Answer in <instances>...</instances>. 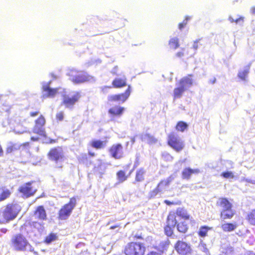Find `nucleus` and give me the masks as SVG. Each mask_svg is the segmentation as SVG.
Returning <instances> with one entry per match:
<instances>
[{
	"label": "nucleus",
	"mask_w": 255,
	"mask_h": 255,
	"mask_svg": "<svg viewBox=\"0 0 255 255\" xmlns=\"http://www.w3.org/2000/svg\"><path fill=\"white\" fill-rule=\"evenodd\" d=\"M21 210L19 205L16 204H8L0 212V223H5L13 220Z\"/></svg>",
	"instance_id": "nucleus-1"
},
{
	"label": "nucleus",
	"mask_w": 255,
	"mask_h": 255,
	"mask_svg": "<svg viewBox=\"0 0 255 255\" xmlns=\"http://www.w3.org/2000/svg\"><path fill=\"white\" fill-rule=\"evenodd\" d=\"M11 245L17 251H29L34 252V248L30 245L26 239L21 234H17L11 238Z\"/></svg>",
	"instance_id": "nucleus-2"
},
{
	"label": "nucleus",
	"mask_w": 255,
	"mask_h": 255,
	"mask_svg": "<svg viewBox=\"0 0 255 255\" xmlns=\"http://www.w3.org/2000/svg\"><path fill=\"white\" fill-rule=\"evenodd\" d=\"M70 80L75 84H80L89 82L94 79V77L87 73L76 70H71L68 73Z\"/></svg>",
	"instance_id": "nucleus-3"
},
{
	"label": "nucleus",
	"mask_w": 255,
	"mask_h": 255,
	"mask_svg": "<svg viewBox=\"0 0 255 255\" xmlns=\"http://www.w3.org/2000/svg\"><path fill=\"white\" fill-rule=\"evenodd\" d=\"M145 248L139 243L131 242L128 244L125 249L126 255H144Z\"/></svg>",
	"instance_id": "nucleus-4"
},
{
	"label": "nucleus",
	"mask_w": 255,
	"mask_h": 255,
	"mask_svg": "<svg viewBox=\"0 0 255 255\" xmlns=\"http://www.w3.org/2000/svg\"><path fill=\"white\" fill-rule=\"evenodd\" d=\"M167 144L171 148L178 152L182 150L184 147L183 142L178 134L174 132H171L168 134Z\"/></svg>",
	"instance_id": "nucleus-5"
},
{
	"label": "nucleus",
	"mask_w": 255,
	"mask_h": 255,
	"mask_svg": "<svg viewBox=\"0 0 255 255\" xmlns=\"http://www.w3.org/2000/svg\"><path fill=\"white\" fill-rule=\"evenodd\" d=\"M81 97L79 92H74L71 95L64 94L62 96L61 106H64L66 108L71 109L73 107Z\"/></svg>",
	"instance_id": "nucleus-6"
},
{
	"label": "nucleus",
	"mask_w": 255,
	"mask_h": 255,
	"mask_svg": "<svg viewBox=\"0 0 255 255\" xmlns=\"http://www.w3.org/2000/svg\"><path fill=\"white\" fill-rule=\"evenodd\" d=\"M76 204V199L74 197L71 198L69 203L65 205L59 211V218L61 220L67 219L71 215Z\"/></svg>",
	"instance_id": "nucleus-7"
},
{
	"label": "nucleus",
	"mask_w": 255,
	"mask_h": 255,
	"mask_svg": "<svg viewBox=\"0 0 255 255\" xmlns=\"http://www.w3.org/2000/svg\"><path fill=\"white\" fill-rule=\"evenodd\" d=\"M131 92V87L128 85L124 93L110 95L108 97V101L110 103L119 102L123 103L128 99Z\"/></svg>",
	"instance_id": "nucleus-8"
},
{
	"label": "nucleus",
	"mask_w": 255,
	"mask_h": 255,
	"mask_svg": "<svg viewBox=\"0 0 255 255\" xmlns=\"http://www.w3.org/2000/svg\"><path fill=\"white\" fill-rule=\"evenodd\" d=\"M46 124V120L42 115H40L35 121V125L32 132L42 136H46V132L43 127Z\"/></svg>",
	"instance_id": "nucleus-9"
},
{
	"label": "nucleus",
	"mask_w": 255,
	"mask_h": 255,
	"mask_svg": "<svg viewBox=\"0 0 255 255\" xmlns=\"http://www.w3.org/2000/svg\"><path fill=\"white\" fill-rule=\"evenodd\" d=\"M174 248L180 255H187L191 252L190 245L182 241H178L174 245Z\"/></svg>",
	"instance_id": "nucleus-10"
},
{
	"label": "nucleus",
	"mask_w": 255,
	"mask_h": 255,
	"mask_svg": "<svg viewBox=\"0 0 255 255\" xmlns=\"http://www.w3.org/2000/svg\"><path fill=\"white\" fill-rule=\"evenodd\" d=\"M109 152L113 158H121L123 157L124 154L123 146L120 143L113 144L110 148Z\"/></svg>",
	"instance_id": "nucleus-11"
},
{
	"label": "nucleus",
	"mask_w": 255,
	"mask_h": 255,
	"mask_svg": "<svg viewBox=\"0 0 255 255\" xmlns=\"http://www.w3.org/2000/svg\"><path fill=\"white\" fill-rule=\"evenodd\" d=\"M125 108L119 105H116L112 107H111L108 111L111 120H113L115 118L121 117L124 111Z\"/></svg>",
	"instance_id": "nucleus-12"
},
{
	"label": "nucleus",
	"mask_w": 255,
	"mask_h": 255,
	"mask_svg": "<svg viewBox=\"0 0 255 255\" xmlns=\"http://www.w3.org/2000/svg\"><path fill=\"white\" fill-rule=\"evenodd\" d=\"M19 191L25 198L29 197L34 194L36 189L31 186V183H27L19 188Z\"/></svg>",
	"instance_id": "nucleus-13"
},
{
	"label": "nucleus",
	"mask_w": 255,
	"mask_h": 255,
	"mask_svg": "<svg viewBox=\"0 0 255 255\" xmlns=\"http://www.w3.org/2000/svg\"><path fill=\"white\" fill-rule=\"evenodd\" d=\"M42 91L45 92L43 97H54L58 93V88H51L50 87V83H46L42 86Z\"/></svg>",
	"instance_id": "nucleus-14"
},
{
	"label": "nucleus",
	"mask_w": 255,
	"mask_h": 255,
	"mask_svg": "<svg viewBox=\"0 0 255 255\" xmlns=\"http://www.w3.org/2000/svg\"><path fill=\"white\" fill-rule=\"evenodd\" d=\"M48 155L52 159H61L64 157V153L61 147H57L51 149Z\"/></svg>",
	"instance_id": "nucleus-15"
},
{
	"label": "nucleus",
	"mask_w": 255,
	"mask_h": 255,
	"mask_svg": "<svg viewBox=\"0 0 255 255\" xmlns=\"http://www.w3.org/2000/svg\"><path fill=\"white\" fill-rule=\"evenodd\" d=\"M33 217L35 219L44 220L46 219V211L42 206H39L37 207L34 211Z\"/></svg>",
	"instance_id": "nucleus-16"
},
{
	"label": "nucleus",
	"mask_w": 255,
	"mask_h": 255,
	"mask_svg": "<svg viewBox=\"0 0 255 255\" xmlns=\"http://www.w3.org/2000/svg\"><path fill=\"white\" fill-rule=\"evenodd\" d=\"M200 172V171L199 169L186 168L182 172V178L184 179L189 180L192 174H197Z\"/></svg>",
	"instance_id": "nucleus-17"
},
{
	"label": "nucleus",
	"mask_w": 255,
	"mask_h": 255,
	"mask_svg": "<svg viewBox=\"0 0 255 255\" xmlns=\"http://www.w3.org/2000/svg\"><path fill=\"white\" fill-rule=\"evenodd\" d=\"M112 85L114 88L124 87L127 86V79L125 77L123 78H116L113 80Z\"/></svg>",
	"instance_id": "nucleus-18"
},
{
	"label": "nucleus",
	"mask_w": 255,
	"mask_h": 255,
	"mask_svg": "<svg viewBox=\"0 0 255 255\" xmlns=\"http://www.w3.org/2000/svg\"><path fill=\"white\" fill-rule=\"evenodd\" d=\"M107 143V140H100L95 139L92 140L90 143V146L97 149L104 148L106 147Z\"/></svg>",
	"instance_id": "nucleus-19"
},
{
	"label": "nucleus",
	"mask_w": 255,
	"mask_h": 255,
	"mask_svg": "<svg viewBox=\"0 0 255 255\" xmlns=\"http://www.w3.org/2000/svg\"><path fill=\"white\" fill-rule=\"evenodd\" d=\"M193 75L189 74L187 76L181 78L179 81L180 85L185 87L191 86L193 84Z\"/></svg>",
	"instance_id": "nucleus-20"
},
{
	"label": "nucleus",
	"mask_w": 255,
	"mask_h": 255,
	"mask_svg": "<svg viewBox=\"0 0 255 255\" xmlns=\"http://www.w3.org/2000/svg\"><path fill=\"white\" fill-rule=\"evenodd\" d=\"M217 205L222 208V210H225L232 208V204L225 198H221L217 202Z\"/></svg>",
	"instance_id": "nucleus-21"
},
{
	"label": "nucleus",
	"mask_w": 255,
	"mask_h": 255,
	"mask_svg": "<svg viewBox=\"0 0 255 255\" xmlns=\"http://www.w3.org/2000/svg\"><path fill=\"white\" fill-rule=\"evenodd\" d=\"M186 90V87L182 85H180V86L175 88L173 90V99L175 100L180 98Z\"/></svg>",
	"instance_id": "nucleus-22"
},
{
	"label": "nucleus",
	"mask_w": 255,
	"mask_h": 255,
	"mask_svg": "<svg viewBox=\"0 0 255 255\" xmlns=\"http://www.w3.org/2000/svg\"><path fill=\"white\" fill-rule=\"evenodd\" d=\"M177 220L176 219V216L174 213H170L167 218V226L172 227L174 228L177 224Z\"/></svg>",
	"instance_id": "nucleus-23"
},
{
	"label": "nucleus",
	"mask_w": 255,
	"mask_h": 255,
	"mask_svg": "<svg viewBox=\"0 0 255 255\" xmlns=\"http://www.w3.org/2000/svg\"><path fill=\"white\" fill-rule=\"evenodd\" d=\"M168 44L171 49H176L179 46V41L177 37L171 38L168 42Z\"/></svg>",
	"instance_id": "nucleus-24"
},
{
	"label": "nucleus",
	"mask_w": 255,
	"mask_h": 255,
	"mask_svg": "<svg viewBox=\"0 0 255 255\" xmlns=\"http://www.w3.org/2000/svg\"><path fill=\"white\" fill-rule=\"evenodd\" d=\"M234 215V213L231 208H230L229 209L222 210L221 213V217L223 219H229L231 218Z\"/></svg>",
	"instance_id": "nucleus-25"
},
{
	"label": "nucleus",
	"mask_w": 255,
	"mask_h": 255,
	"mask_svg": "<svg viewBox=\"0 0 255 255\" xmlns=\"http://www.w3.org/2000/svg\"><path fill=\"white\" fill-rule=\"evenodd\" d=\"M11 194L10 191L5 188H0V201H3L8 198Z\"/></svg>",
	"instance_id": "nucleus-26"
},
{
	"label": "nucleus",
	"mask_w": 255,
	"mask_h": 255,
	"mask_svg": "<svg viewBox=\"0 0 255 255\" xmlns=\"http://www.w3.org/2000/svg\"><path fill=\"white\" fill-rule=\"evenodd\" d=\"M221 228L225 232H231L236 229L237 225L231 223H226L222 225Z\"/></svg>",
	"instance_id": "nucleus-27"
},
{
	"label": "nucleus",
	"mask_w": 255,
	"mask_h": 255,
	"mask_svg": "<svg viewBox=\"0 0 255 255\" xmlns=\"http://www.w3.org/2000/svg\"><path fill=\"white\" fill-rule=\"evenodd\" d=\"M177 228L179 232L185 233L187 232L188 227L185 221L181 222L177 225Z\"/></svg>",
	"instance_id": "nucleus-28"
},
{
	"label": "nucleus",
	"mask_w": 255,
	"mask_h": 255,
	"mask_svg": "<svg viewBox=\"0 0 255 255\" xmlns=\"http://www.w3.org/2000/svg\"><path fill=\"white\" fill-rule=\"evenodd\" d=\"M188 127V125L186 123L183 121H179L177 123L175 128L177 130L183 132Z\"/></svg>",
	"instance_id": "nucleus-29"
},
{
	"label": "nucleus",
	"mask_w": 255,
	"mask_h": 255,
	"mask_svg": "<svg viewBox=\"0 0 255 255\" xmlns=\"http://www.w3.org/2000/svg\"><path fill=\"white\" fill-rule=\"evenodd\" d=\"M144 138L149 144H154L157 142V138L149 133H146L144 135Z\"/></svg>",
	"instance_id": "nucleus-30"
},
{
	"label": "nucleus",
	"mask_w": 255,
	"mask_h": 255,
	"mask_svg": "<svg viewBox=\"0 0 255 255\" xmlns=\"http://www.w3.org/2000/svg\"><path fill=\"white\" fill-rule=\"evenodd\" d=\"M247 219L251 225L255 226V209L248 214Z\"/></svg>",
	"instance_id": "nucleus-31"
},
{
	"label": "nucleus",
	"mask_w": 255,
	"mask_h": 255,
	"mask_svg": "<svg viewBox=\"0 0 255 255\" xmlns=\"http://www.w3.org/2000/svg\"><path fill=\"white\" fill-rule=\"evenodd\" d=\"M145 171L143 169L141 168L138 170L136 173L135 181L137 182H141L144 180V174Z\"/></svg>",
	"instance_id": "nucleus-32"
},
{
	"label": "nucleus",
	"mask_w": 255,
	"mask_h": 255,
	"mask_svg": "<svg viewBox=\"0 0 255 255\" xmlns=\"http://www.w3.org/2000/svg\"><path fill=\"white\" fill-rule=\"evenodd\" d=\"M176 214L177 216L179 217H181L183 218L188 219L189 216L187 215V213L185 210L183 208H179L177 209Z\"/></svg>",
	"instance_id": "nucleus-33"
},
{
	"label": "nucleus",
	"mask_w": 255,
	"mask_h": 255,
	"mask_svg": "<svg viewBox=\"0 0 255 255\" xmlns=\"http://www.w3.org/2000/svg\"><path fill=\"white\" fill-rule=\"evenodd\" d=\"M249 72V69H247L243 71H239L238 74V76L242 80H246Z\"/></svg>",
	"instance_id": "nucleus-34"
},
{
	"label": "nucleus",
	"mask_w": 255,
	"mask_h": 255,
	"mask_svg": "<svg viewBox=\"0 0 255 255\" xmlns=\"http://www.w3.org/2000/svg\"><path fill=\"white\" fill-rule=\"evenodd\" d=\"M117 175L119 183H122L127 179V177L126 176L125 172L122 170L118 172Z\"/></svg>",
	"instance_id": "nucleus-35"
},
{
	"label": "nucleus",
	"mask_w": 255,
	"mask_h": 255,
	"mask_svg": "<svg viewBox=\"0 0 255 255\" xmlns=\"http://www.w3.org/2000/svg\"><path fill=\"white\" fill-rule=\"evenodd\" d=\"M245 17L243 16H240L238 18L236 19H234L232 17L230 16L229 17V21L232 22H235L236 24L238 23H243L244 21Z\"/></svg>",
	"instance_id": "nucleus-36"
},
{
	"label": "nucleus",
	"mask_w": 255,
	"mask_h": 255,
	"mask_svg": "<svg viewBox=\"0 0 255 255\" xmlns=\"http://www.w3.org/2000/svg\"><path fill=\"white\" fill-rule=\"evenodd\" d=\"M57 239V236L55 234H51L49 236H48L45 239V242L47 244H50L52 242L56 240Z\"/></svg>",
	"instance_id": "nucleus-37"
},
{
	"label": "nucleus",
	"mask_w": 255,
	"mask_h": 255,
	"mask_svg": "<svg viewBox=\"0 0 255 255\" xmlns=\"http://www.w3.org/2000/svg\"><path fill=\"white\" fill-rule=\"evenodd\" d=\"M190 19V17L186 16L182 22L178 24V28L180 30H182L187 24L188 21Z\"/></svg>",
	"instance_id": "nucleus-38"
},
{
	"label": "nucleus",
	"mask_w": 255,
	"mask_h": 255,
	"mask_svg": "<svg viewBox=\"0 0 255 255\" xmlns=\"http://www.w3.org/2000/svg\"><path fill=\"white\" fill-rule=\"evenodd\" d=\"M17 149V148L16 147L15 145L12 144L8 146L6 148L5 152L6 154H10L13 152Z\"/></svg>",
	"instance_id": "nucleus-39"
},
{
	"label": "nucleus",
	"mask_w": 255,
	"mask_h": 255,
	"mask_svg": "<svg viewBox=\"0 0 255 255\" xmlns=\"http://www.w3.org/2000/svg\"><path fill=\"white\" fill-rule=\"evenodd\" d=\"M56 119L57 121L61 122L64 120V114L63 111L58 112L55 116Z\"/></svg>",
	"instance_id": "nucleus-40"
},
{
	"label": "nucleus",
	"mask_w": 255,
	"mask_h": 255,
	"mask_svg": "<svg viewBox=\"0 0 255 255\" xmlns=\"http://www.w3.org/2000/svg\"><path fill=\"white\" fill-rule=\"evenodd\" d=\"M105 170V166L104 164L100 163L98 167L95 168V171L98 172L100 174H102Z\"/></svg>",
	"instance_id": "nucleus-41"
},
{
	"label": "nucleus",
	"mask_w": 255,
	"mask_h": 255,
	"mask_svg": "<svg viewBox=\"0 0 255 255\" xmlns=\"http://www.w3.org/2000/svg\"><path fill=\"white\" fill-rule=\"evenodd\" d=\"M173 229H174V228L169 226H166L165 227V228H164L165 233L167 236H170L172 235Z\"/></svg>",
	"instance_id": "nucleus-42"
},
{
	"label": "nucleus",
	"mask_w": 255,
	"mask_h": 255,
	"mask_svg": "<svg viewBox=\"0 0 255 255\" xmlns=\"http://www.w3.org/2000/svg\"><path fill=\"white\" fill-rule=\"evenodd\" d=\"M221 176L225 178H233L234 177L233 172L231 171L223 172L221 174Z\"/></svg>",
	"instance_id": "nucleus-43"
},
{
	"label": "nucleus",
	"mask_w": 255,
	"mask_h": 255,
	"mask_svg": "<svg viewBox=\"0 0 255 255\" xmlns=\"http://www.w3.org/2000/svg\"><path fill=\"white\" fill-rule=\"evenodd\" d=\"M208 229L206 227H202L200 229L199 234L201 237L206 236Z\"/></svg>",
	"instance_id": "nucleus-44"
},
{
	"label": "nucleus",
	"mask_w": 255,
	"mask_h": 255,
	"mask_svg": "<svg viewBox=\"0 0 255 255\" xmlns=\"http://www.w3.org/2000/svg\"><path fill=\"white\" fill-rule=\"evenodd\" d=\"M160 191H161V190L160 189V187H158V185L157 187L155 189H154L153 191L150 192V197L151 198L154 197Z\"/></svg>",
	"instance_id": "nucleus-45"
},
{
	"label": "nucleus",
	"mask_w": 255,
	"mask_h": 255,
	"mask_svg": "<svg viewBox=\"0 0 255 255\" xmlns=\"http://www.w3.org/2000/svg\"><path fill=\"white\" fill-rule=\"evenodd\" d=\"M176 177V174L171 175L166 179V185H169L170 183Z\"/></svg>",
	"instance_id": "nucleus-46"
},
{
	"label": "nucleus",
	"mask_w": 255,
	"mask_h": 255,
	"mask_svg": "<svg viewBox=\"0 0 255 255\" xmlns=\"http://www.w3.org/2000/svg\"><path fill=\"white\" fill-rule=\"evenodd\" d=\"M199 248L200 250L205 253L206 255H208L209 254V251L206 247V246L204 244H201L199 245Z\"/></svg>",
	"instance_id": "nucleus-47"
},
{
	"label": "nucleus",
	"mask_w": 255,
	"mask_h": 255,
	"mask_svg": "<svg viewBox=\"0 0 255 255\" xmlns=\"http://www.w3.org/2000/svg\"><path fill=\"white\" fill-rule=\"evenodd\" d=\"M39 113H40L39 110H36L35 111L31 112L29 113V115L31 117H35L37 116H38Z\"/></svg>",
	"instance_id": "nucleus-48"
},
{
	"label": "nucleus",
	"mask_w": 255,
	"mask_h": 255,
	"mask_svg": "<svg viewBox=\"0 0 255 255\" xmlns=\"http://www.w3.org/2000/svg\"><path fill=\"white\" fill-rule=\"evenodd\" d=\"M200 41V39H199V40H197L195 41H194L193 44V48L196 50L198 48V43L199 42V41Z\"/></svg>",
	"instance_id": "nucleus-49"
},
{
	"label": "nucleus",
	"mask_w": 255,
	"mask_h": 255,
	"mask_svg": "<svg viewBox=\"0 0 255 255\" xmlns=\"http://www.w3.org/2000/svg\"><path fill=\"white\" fill-rule=\"evenodd\" d=\"M118 69V67L117 66H116L114 67L113 69L111 71V73L114 75H117V70Z\"/></svg>",
	"instance_id": "nucleus-50"
},
{
	"label": "nucleus",
	"mask_w": 255,
	"mask_h": 255,
	"mask_svg": "<svg viewBox=\"0 0 255 255\" xmlns=\"http://www.w3.org/2000/svg\"><path fill=\"white\" fill-rule=\"evenodd\" d=\"M184 56V53L182 51H179L176 53V56L181 58Z\"/></svg>",
	"instance_id": "nucleus-51"
},
{
	"label": "nucleus",
	"mask_w": 255,
	"mask_h": 255,
	"mask_svg": "<svg viewBox=\"0 0 255 255\" xmlns=\"http://www.w3.org/2000/svg\"><path fill=\"white\" fill-rule=\"evenodd\" d=\"M158 185V187H160L163 185L166 186L167 185H166V180L161 181Z\"/></svg>",
	"instance_id": "nucleus-52"
},
{
	"label": "nucleus",
	"mask_w": 255,
	"mask_h": 255,
	"mask_svg": "<svg viewBox=\"0 0 255 255\" xmlns=\"http://www.w3.org/2000/svg\"><path fill=\"white\" fill-rule=\"evenodd\" d=\"M26 119H23V120H21V119H18L17 121H16V124L17 126L20 125L23 122H26Z\"/></svg>",
	"instance_id": "nucleus-53"
},
{
	"label": "nucleus",
	"mask_w": 255,
	"mask_h": 255,
	"mask_svg": "<svg viewBox=\"0 0 255 255\" xmlns=\"http://www.w3.org/2000/svg\"><path fill=\"white\" fill-rule=\"evenodd\" d=\"M111 86H104L102 88H101V90L103 92V93H105L106 91H107V90L108 89H110L111 88Z\"/></svg>",
	"instance_id": "nucleus-54"
},
{
	"label": "nucleus",
	"mask_w": 255,
	"mask_h": 255,
	"mask_svg": "<svg viewBox=\"0 0 255 255\" xmlns=\"http://www.w3.org/2000/svg\"><path fill=\"white\" fill-rule=\"evenodd\" d=\"M57 142V139H50L48 141H47V143L52 144Z\"/></svg>",
	"instance_id": "nucleus-55"
},
{
	"label": "nucleus",
	"mask_w": 255,
	"mask_h": 255,
	"mask_svg": "<svg viewBox=\"0 0 255 255\" xmlns=\"http://www.w3.org/2000/svg\"><path fill=\"white\" fill-rule=\"evenodd\" d=\"M250 11L253 15H255V6H253L251 8Z\"/></svg>",
	"instance_id": "nucleus-56"
},
{
	"label": "nucleus",
	"mask_w": 255,
	"mask_h": 255,
	"mask_svg": "<svg viewBox=\"0 0 255 255\" xmlns=\"http://www.w3.org/2000/svg\"><path fill=\"white\" fill-rule=\"evenodd\" d=\"M3 154V149H2V147L1 145V144H0V157L2 156Z\"/></svg>",
	"instance_id": "nucleus-57"
},
{
	"label": "nucleus",
	"mask_w": 255,
	"mask_h": 255,
	"mask_svg": "<svg viewBox=\"0 0 255 255\" xmlns=\"http://www.w3.org/2000/svg\"><path fill=\"white\" fill-rule=\"evenodd\" d=\"M247 181L249 182V183H253V184H255V179H254V180H252V179H247Z\"/></svg>",
	"instance_id": "nucleus-58"
},
{
	"label": "nucleus",
	"mask_w": 255,
	"mask_h": 255,
	"mask_svg": "<svg viewBox=\"0 0 255 255\" xmlns=\"http://www.w3.org/2000/svg\"><path fill=\"white\" fill-rule=\"evenodd\" d=\"M39 139V138L37 137H34L32 136L31 137V140L34 141H37Z\"/></svg>",
	"instance_id": "nucleus-59"
},
{
	"label": "nucleus",
	"mask_w": 255,
	"mask_h": 255,
	"mask_svg": "<svg viewBox=\"0 0 255 255\" xmlns=\"http://www.w3.org/2000/svg\"><path fill=\"white\" fill-rule=\"evenodd\" d=\"M164 203H166L168 205H170L171 204H173L174 203L173 202H171L170 201L168 200H165Z\"/></svg>",
	"instance_id": "nucleus-60"
},
{
	"label": "nucleus",
	"mask_w": 255,
	"mask_h": 255,
	"mask_svg": "<svg viewBox=\"0 0 255 255\" xmlns=\"http://www.w3.org/2000/svg\"><path fill=\"white\" fill-rule=\"evenodd\" d=\"M0 231L3 233H6L7 232V229L5 228H2L0 230Z\"/></svg>",
	"instance_id": "nucleus-61"
},
{
	"label": "nucleus",
	"mask_w": 255,
	"mask_h": 255,
	"mask_svg": "<svg viewBox=\"0 0 255 255\" xmlns=\"http://www.w3.org/2000/svg\"><path fill=\"white\" fill-rule=\"evenodd\" d=\"M88 154L90 155L91 156H94L95 155V153L92 152L91 151H89Z\"/></svg>",
	"instance_id": "nucleus-62"
},
{
	"label": "nucleus",
	"mask_w": 255,
	"mask_h": 255,
	"mask_svg": "<svg viewBox=\"0 0 255 255\" xmlns=\"http://www.w3.org/2000/svg\"><path fill=\"white\" fill-rule=\"evenodd\" d=\"M148 255H159V254H158V253H156L151 252L149 254H148Z\"/></svg>",
	"instance_id": "nucleus-63"
},
{
	"label": "nucleus",
	"mask_w": 255,
	"mask_h": 255,
	"mask_svg": "<svg viewBox=\"0 0 255 255\" xmlns=\"http://www.w3.org/2000/svg\"><path fill=\"white\" fill-rule=\"evenodd\" d=\"M118 227H119L118 225L114 226H112V227H110V229H115V228H117Z\"/></svg>",
	"instance_id": "nucleus-64"
}]
</instances>
